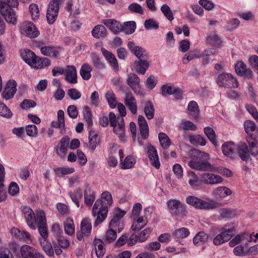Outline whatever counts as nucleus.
Here are the masks:
<instances>
[{
	"label": "nucleus",
	"instance_id": "1",
	"mask_svg": "<svg viewBox=\"0 0 258 258\" xmlns=\"http://www.w3.org/2000/svg\"><path fill=\"white\" fill-rule=\"evenodd\" d=\"M189 156L191 160L187 164L190 168L201 171H214L213 167L209 162L204 161L209 158L208 153L193 149L190 151Z\"/></svg>",
	"mask_w": 258,
	"mask_h": 258
},
{
	"label": "nucleus",
	"instance_id": "2",
	"mask_svg": "<svg viewBox=\"0 0 258 258\" xmlns=\"http://www.w3.org/2000/svg\"><path fill=\"white\" fill-rule=\"evenodd\" d=\"M17 0L0 1V13L9 23L15 25L17 22L16 12L13 8L18 6Z\"/></svg>",
	"mask_w": 258,
	"mask_h": 258
},
{
	"label": "nucleus",
	"instance_id": "3",
	"mask_svg": "<svg viewBox=\"0 0 258 258\" xmlns=\"http://www.w3.org/2000/svg\"><path fill=\"white\" fill-rule=\"evenodd\" d=\"M249 148L246 143L240 142L237 148L238 154L240 159L245 162L251 160L250 155L256 156L258 154V143L256 141L250 142L247 140Z\"/></svg>",
	"mask_w": 258,
	"mask_h": 258
},
{
	"label": "nucleus",
	"instance_id": "4",
	"mask_svg": "<svg viewBox=\"0 0 258 258\" xmlns=\"http://www.w3.org/2000/svg\"><path fill=\"white\" fill-rule=\"evenodd\" d=\"M186 203L197 209H213L217 207L218 204L212 200L204 201L194 196H187L186 198Z\"/></svg>",
	"mask_w": 258,
	"mask_h": 258
},
{
	"label": "nucleus",
	"instance_id": "5",
	"mask_svg": "<svg viewBox=\"0 0 258 258\" xmlns=\"http://www.w3.org/2000/svg\"><path fill=\"white\" fill-rule=\"evenodd\" d=\"M167 204L170 213L173 216H179L182 219L186 217L187 211L185 205L180 201L175 199H171L168 201Z\"/></svg>",
	"mask_w": 258,
	"mask_h": 258
},
{
	"label": "nucleus",
	"instance_id": "6",
	"mask_svg": "<svg viewBox=\"0 0 258 258\" xmlns=\"http://www.w3.org/2000/svg\"><path fill=\"white\" fill-rule=\"evenodd\" d=\"M125 214L126 212L121 210L120 208H115L113 212L112 218L109 223L108 227L112 228L117 231V232L120 233L124 228L122 218Z\"/></svg>",
	"mask_w": 258,
	"mask_h": 258
},
{
	"label": "nucleus",
	"instance_id": "7",
	"mask_svg": "<svg viewBox=\"0 0 258 258\" xmlns=\"http://www.w3.org/2000/svg\"><path fill=\"white\" fill-rule=\"evenodd\" d=\"M101 203L99 201H96L93 207L92 216L94 217H96L94 222L95 226H97L102 223L107 216L108 207L100 206Z\"/></svg>",
	"mask_w": 258,
	"mask_h": 258
},
{
	"label": "nucleus",
	"instance_id": "8",
	"mask_svg": "<svg viewBox=\"0 0 258 258\" xmlns=\"http://www.w3.org/2000/svg\"><path fill=\"white\" fill-rule=\"evenodd\" d=\"M217 83L220 87L225 88H237L238 83L233 75L228 73H222L217 78Z\"/></svg>",
	"mask_w": 258,
	"mask_h": 258
},
{
	"label": "nucleus",
	"instance_id": "9",
	"mask_svg": "<svg viewBox=\"0 0 258 258\" xmlns=\"http://www.w3.org/2000/svg\"><path fill=\"white\" fill-rule=\"evenodd\" d=\"M23 59L29 65L36 69L42 68L41 58L35 54L32 51L25 49L21 53Z\"/></svg>",
	"mask_w": 258,
	"mask_h": 258
},
{
	"label": "nucleus",
	"instance_id": "10",
	"mask_svg": "<svg viewBox=\"0 0 258 258\" xmlns=\"http://www.w3.org/2000/svg\"><path fill=\"white\" fill-rule=\"evenodd\" d=\"M61 0H51L47 9L46 18L49 24H53L56 20Z\"/></svg>",
	"mask_w": 258,
	"mask_h": 258
},
{
	"label": "nucleus",
	"instance_id": "11",
	"mask_svg": "<svg viewBox=\"0 0 258 258\" xmlns=\"http://www.w3.org/2000/svg\"><path fill=\"white\" fill-rule=\"evenodd\" d=\"M21 33L30 38H35L39 34L35 26L31 22H24L20 26Z\"/></svg>",
	"mask_w": 258,
	"mask_h": 258
},
{
	"label": "nucleus",
	"instance_id": "12",
	"mask_svg": "<svg viewBox=\"0 0 258 258\" xmlns=\"http://www.w3.org/2000/svg\"><path fill=\"white\" fill-rule=\"evenodd\" d=\"M37 219L39 232L44 240L46 241L48 237V232L45 213L43 211H39L37 212Z\"/></svg>",
	"mask_w": 258,
	"mask_h": 258
},
{
	"label": "nucleus",
	"instance_id": "13",
	"mask_svg": "<svg viewBox=\"0 0 258 258\" xmlns=\"http://www.w3.org/2000/svg\"><path fill=\"white\" fill-rule=\"evenodd\" d=\"M40 242L43 250L50 257H53L54 252L57 255H59L62 252L61 249L56 244L53 246V248L51 244L49 242L46 241V240L40 241Z\"/></svg>",
	"mask_w": 258,
	"mask_h": 258
},
{
	"label": "nucleus",
	"instance_id": "14",
	"mask_svg": "<svg viewBox=\"0 0 258 258\" xmlns=\"http://www.w3.org/2000/svg\"><path fill=\"white\" fill-rule=\"evenodd\" d=\"M126 83L132 90L137 94L141 92L140 80L138 76L135 74H130L126 79Z\"/></svg>",
	"mask_w": 258,
	"mask_h": 258
},
{
	"label": "nucleus",
	"instance_id": "15",
	"mask_svg": "<svg viewBox=\"0 0 258 258\" xmlns=\"http://www.w3.org/2000/svg\"><path fill=\"white\" fill-rule=\"evenodd\" d=\"M17 84L14 80H9L6 84L5 90L2 93V96L6 100L12 98L17 90Z\"/></svg>",
	"mask_w": 258,
	"mask_h": 258
},
{
	"label": "nucleus",
	"instance_id": "16",
	"mask_svg": "<svg viewBox=\"0 0 258 258\" xmlns=\"http://www.w3.org/2000/svg\"><path fill=\"white\" fill-rule=\"evenodd\" d=\"M201 181L205 184H214L221 183L223 178L219 175L213 173H203L200 175Z\"/></svg>",
	"mask_w": 258,
	"mask_h": 258
},
{
	"label": "nucleus",
	"instance_id": "17",
	"mask_svg": "<svg viewBox=\"0 0 258 258\" xmlns=\"http://www.w3.org/2000/svg\"><path fill=\"white\" fill-rule=\"evenodd\" d=\"M235 70L237 74L247 79H250L253 76L251 70L242 61H239L235 64Z\"/></svg>",
	"mask_w": 258,
	"mask_h": 258
},
{
	"label": "nucleus",
	"instance_id": "18",
	"mask_svg": "<svg viewBox=\"0 0 258 258\" xmlns=\"http://www.w3.org/2000/svg\"><path fill=\"white\" fill-rule=\"evenodd\" d=\"M147 155L150 159L151 164L156 169H159L160 166L159 157L157 150L151 145L147 146Z\"/></svg>",
	"mask_w": 258,
	"mask_h": 258
},
{
	"label": "nucleus",
	"instance_id": "19",
	"mask_svg": "<svg viewBox=\"0 0 258 258\" xmlns=\"http://www.w3.org/2000/svg\"><path fill=\"white\" fill-rule=\"evenodd\" d=\"M127 46L139 59H147L148 55L143 48L139 46H136L135 43L132 41L128 43Z\"/></svg>",
	"mask_w": 258,
	"mask_h": 258
},
{
	"label": "nucleus",
	"instance_id": "20",
	"mask_svg": "<svg viewBox=\"0 0 258 258\" xmlns=\"http://www.w3.org/2000/svg\"><path fill=\"white\" fill-rule=\"evenodd\" d=\"M70 138L68 136L63 137L59 141L58 146L56 148L57 155L60 158H63L67 152V149L69 147Z\"/></svg>",
	"mask_w": 258,
	"mask_h": 258
},
{
	"label": "nucleus",
	"instance_id": "21",
	"mask_svg": "<svg viewBox=\"0 0 258 258\" xmlns=\"http://www.w3.org/2000/svg\"><path fill=\"white\" fill-rule=\"evenodd\" d=\"M124 103L127 108L134 114L137 113V103L135 98L130 93H126L124 98Z\"/></svg>",
	"mask_w": 258,
	"mask_h": 258
},
{
	"label": "nucleus",
	"instance_id": "22",
	"mask_svg": "<svg viewBox=\"0 0 258 258\" xmlns=\"http://www.w3.org/2000/svg\"><path fill=\"white\" fill-rule=\"evenodd\" d=\"M11 233L16 238L24 242H29L32 241L31 235L26 231H21L17 228H13L11 230Z\"/></svg>",
	"mask_w": 258,
	"mask_h": 258
},
{
	"label": "nucleus",
	"instance_id": "23",
	"mask_svg": "<svg viewBox=\"0 0 258 258\" xmlns=\"http://www.w3.org/2000/svg\"><path fill=\"white\" fill-rule=\"evenodd\" d=\"M65 79L71 84L77 83V71L73 66H68L65 71Z\"/></svg>",
	"mask_w": 258,
	"mask_h": 258
},
{
	"label": "nucleus",
	"instance_id": "24",
	"mask_svg": "<svg viewBox=\"0 0 258 258\" xmlns=\"http://www.w3.org/2000/svg\"><path fill=\"white\" fill-rule=\"evenodd\" d=\"M138 121L140 134L143 139H146L149 136V128L147 122L143 115L138 116Z\"/></svg>",
	"mask_w": 258,
	"mask_h": 258
},
{
	"label": "nucleus",
	"instance_id": "25",
	"mask_svg": "<svg viewBox=\"0 0 258 258\" xmlns=\"http://www.w3.org/2000/svg\"><path fill=\"white\" fill-rule=\"evenodd\" d=\"M36 249L28 245H23L20 247L17 258H32Z\"/></svg>",
	"mask_w": 258,
	"mask_h": 258
},
{
	"label": "nucleus",
	"instance_id": "26",
	"mask_svg": "<svg viewBox=\"0 0 258 258\" xmlns=\"http://www.w3.org/2000/svg\"><path fill=\"white\" fill-rule=\"evenodd\" d=\"M100 139L97 133L91 131L89 134V144L88 147L91 152H93L96 147L100 144Z\"/></svg>",
	"mask_w": 258,
	"mask_h": 258
},
{
	"label": "nucleus",
	"instance_id": "27",
	"mask_svg": "<svg viewBox=\"0 0 258 258\" xmlns=\"http://www.w3.org/2000/svg\"><path fill=\"white\" fill-rule=\"evenodd\" d=\"M207 42L210 45L215 47H219L222 43L221 39L216 31L208 33Z\"/></svg>",
	"mask_w": 258,
	"mask_h": 258
},
{
	"label": "nucleus",
	"instance_id": "28",
	"mask_svg": "<svg viewBox=\"0 0 258 258\" xmlns=\"http://www.w3.org/2000/svg\"><path fill=\"white\" fill-rule=\"evenodd\" d=\"M232 194L231 190L227 187L220 186L215 188L212 192L213 196L216 199H222Z\"/></svg>",
	"mask_w": 258,
	"mask_h": 258
},
{
	"label": "nucleus",
	"instance_id": "29",
	"mask_svg": "<svg viewBox=\"0 0 258 258\" xmlns=\"http://www.w3.org/2000/svg\"><path fill=\"white\" fill-rule=\"evenodd\" d=\"M84 196L85 204L88 206H92L95 201V196L94 192L91 190L88 184L85 185Z\"/></svg>",
	"mask_w": 258,
	"mask_h": 258
},
{
	"label": "nucleus",
	"instance_id": "30",
	"mask_svg": "<svg viewBox=\"0 0 258 258\" xmlns=\"http://www.w3.org/2000/svg\"><path fill=\"white\" fill-rule=\"evenodd\" d=\"M235 145L232 142L225 143L222 146L223 154L226 157L233 159L234 156Z\"/></svg>",
	"mask_w": 258,
	"mask_h": 258
},
{
	"label": "nucleus",
	"instance_id": "31",
	"mask_svg": "<svg viewBox=\"0 0 258 258\" xmlns=\"http://www.w3.org/2000/svg\"><path fill=\"white\" fill-rule=\"evenodd\" d=\"M102 23L114 33L118 32L121 30V25L115 20H103Z\"/></svg>",
	"mask_w": 258,
	"mask_h": 258
},
{
	"label": "nucleus",
	"instance_id": "32",
	"mask_svg": "<svg viewBox=\"0 0 258 258\" xmlns=\"http://www.w3.org/2000/svg\"><path fill=\"white\" fill-rule=\"evenodd\" d=\"M52 127L58 128L61 130V133L64 128V113L62 110H59L57 112V120L51 122Z\"/></svg>",
	"mask_w": 258,
	"mask_h": 258
},
{
	"label": "nucleus",
	"instance_id": "33",
	"mask_svg": "<svg viewBox=\"0 0 258 258\" xmlns=\"http://www.w3.org/2000/svg\"><path fill=\"white\" fill-rule=\"evenodd\" d=\"M92 36L97 39H102L107 35V30L101 25H96L92 30Z\"/></svg>",
	"mask_w": 258,
	"mask_h": 258
},
{
	"label": "nucleus",
	"instance_id": "34",
	"mask_svg": "<svg viewBox=\"0 0 258 258\" xmlns=\"http://www.w3.org/2000/svg\"><path fill=\"white\" fill-rule=\"evenodd\" d=\"M134 68L137 72L141 74H144L149 67V63L147 60L139 59L134 62Z\"/></svg>",
	"mask_w": 258,
	"mask_h": 258
},
{
	"label": "nucleus",
	"instance_id": "35",
	"mask_svg": "<svg viewBox=\"0 0 258 258\" xmlns=\"http://www.w3.org/2000/svg\"><path fill=\"white\" fill-rule=\"evenodd\" d=\"M101 51L110 65L113 67L114 69L117 70L118 68V65L114 55L104 48L101 49Z\"/></svg>",
	"mask_w": 258,
	"mask_h": 258
},
{
	"label": "nucleus",
	"instance_id": "36",
	"mask_svg": "<svg viewBox=\"0 0 258 258\" xmlns=\"http://www.w3.org/2000/svg\"><path fill=\"white\" fill-rule=\"evenodd\" d=\"M187 110L189 114L192 116L194 119L197 120L199 118L200 110L196 102L190 101L187 106Z\"/></svg>",
	"mask_w": 258,
	"mask_h": 258
},
{
	"label": "nucleus",
	"instance_id": "37",
	"mask_svg": "<svg viewBox=\"0 0 258 258\" xmlns=\"http://www.w3.org/2000/svg\"><path fill=\"white\" fill-rule=\"evenodd\" d=\"M235 231V228L233 225L230 227L227 224L223 227V231L221 233L223 239L225 241L229 240L234 235Z\"/></svg>",
	"mask_w": 258,
	"mask_h": 258
},
{
	"label": "nucleus",
	"instance_id": "38",
	"mask_svg": "<svg viewBox=\"0 0 258 258\" xmlns=\"http://www.w3.org/2000/svg\"><path fill=\"white\" fill-rule=\"evenodd\" d=\"M219 213L223 219H232L237 215V211L235 209L229 208H222L219 210Z\"/></svg>",
	"mask_w": 258,
	"mask_h": 258
},
{
	"label": "nucleus",
	"instance_id": "39",
	"mask_svg": "<svg viewBox=\"0 0 258 258\" xmlns=\"http://www.w3.org/2000/svg\"><path fill=\"white\" fill-rule=\"evenodd\" d=\"M80 228L81 231H82L84 235L88 236L92 230L91 220L88 218L83 219L81 222Z\"/></svg>",
	"mask_w": 258,
	"mask_h": 258
},
{
	"label": "nucleus",
	"instance_id": "40",
	"mask_svg": "<svg viewBox=\"0 0 258 258\" xmlns=\"http://www.w3.org/2000/svg\"><path fill=\"white\" fill-rule=\"evenodd\" d=\"M97 201H99L101 202L100 206L108 207V206L111 205L112 203V198L111 195L108 191H104L101 195V199H98Z\"/></svg>",
	"mask_w": 258,
	"mask_h": 258
},
{
	"label": "nucleus",
	"instance_id": "41",
	"mask_svg": "<svg viewBox=\"0 0 258 258\" xmlns=\"http://www.w3.org/2000/svg\"><path fill=\"white\" fill-rule=\"evenodd\" d=\"M208 239V235L205 232L201 231L194 237L193 242L195 245L199 246L204 243Z\"/></svg>",
	"mask_w": 258,
	"mask_h": 258
},
{
	"label": "nucleus",
	"instance_id": "42",
	"mask_svg": "<svg viewBox=\"0 0 258 258\" xmlns=\"http://www.w3.org/2000/svg\"><path fill=\"white\" fill-rule=\"evenodd\" d=\"M92 70V67L88 63H84L80 70V75L82 78L85 80H88L91 78V72Z\"/></svg>",
	"mask_w": 258,
	"mask_h": 258
},
{
	"label": "nucleus",
	"instance_id": "43",
	"mask_svg": "<svg viewBox=\"0 0 258 258\" xmlns=\"http://www.w3.org/2000/svg\"><path fill=\"white\" fill-rule=\"evenodd\" d=\"M144 113L148 119H151L154 116V107L153 103L150 101L146 102L144 109Z\"/></svg>",
	"mask_w": 258,
	"mask_h": 258
},
{
	"label": "nucleus",
	"instance_id": "44",
	"mask_svg": "<svg viewBox=\"0 0 258 258\" xmlns=\"http://www.w3.org/2000/svg\"><path fill=\"white\" fill-rule=\"evenodd\" d=\"M136 28V24L134 21H129L121 25V31L127 34H131L134 32Z\"/></svg>",
	"mask_w": 258,
	"mask_h": 258
},
{
	"label": "nucleus",
	"instance_id": "45",
	"mask_svg": "<svg viewBox=\"0 0 258 258\" xmlns=\"http://www.w3.org/2000/svg\"><path fill=\"white\" fill-rule=\"evenodd\" d=\"M204 133L212 144L217 146V141L214 131L211 127L207 126L204 128Z\"/></svg>",
	"mask_w": 258,
	"mask_h": 258
},
{
	"label": "nucleus",
	"instance_id": "46",
	"mask_svg": "<svg viewBox=\"0 0 258 258\" xmlns=\"http://www.w3.org/2000/svg\"><path fill=\"white\" fill-rule=\"evenodd\" d=\"M116 232L117 231L115 230L108 227L104 236V241L108 243H111L115 241L117 237Z\"/></svg>",
	"mask_w": 258,
	"mask_h": 258
},
{
	"label": "nucleus",
	"instance_id": "47",
	"mask_svg": "<svg viewBox=\"0 0 258 258\" xmlns=\"http://www.w3.org/2000/svg\"><path fill=\"white\" fill-rule=\"evenodd\" d=\"M22 212L26 222H31L32 220L36 219L34 212L28 207H23L22 209Z\"/></svg>",
	"mask_w": 258,
	"mask_h": 258
},
{
	"label": "nucleus",
	"instance_id": "48",
	"mask_svg": "<svg viewBox=\"0 0 258 258\" xmlns=\"http://www.w3.org/2000/svg\"><path fill=\"white\" fill-rule=\"evenodd\" d=\"M158 138L161 146L164 149L169 148L171 144V141L168 136L163 133L159 134Z\"/></svg>",
	"mask_w": 258,
	"mask_h": 258
},
{
	"label": "nucleus",
	"instance_id": "49",
	"mask_svg": "<svg viewBox=\"0 0 258 258\" xmlns=\"http://www.w3.org/2000/svg\"><path fill=\"white\" fill-rule=\"evenodd\" d=\"M64 229L66 233L70 235H72L75 232V226L72 219H68L64 223Z\"/></svg>",
	"mask_w": 258,
	"mask_h": 258
},
{
	"label": "nucleus",
	"instance_id": "50",
	"mask_svg": "<svg viewBox=\"0 0 258 258\" xmlns=\"http://www.w3.org/2000/svg\"><path fill=\"white\" fill-rule=\"evenodd\" d=\"M201 57L200 54H199L197 50L190 51L185 55L182 58V62L184 64L188 63L190 60L196 58Z\"/></svg>",
	"mask_w": 258,
	"mask_h": 258
},
{
	"label": "nucleus",
	"instance_id": "51",
	"mask_svg": "<svg viewBox=\"0 0 258 258\" xmlns=\"http://www.w3.org/2000/svg\"><path fill=\"white\" fill-rule=\"evenodd\" d=\"M123 124L118 123V125L113 126V132L117 135L121 141L124 142L125 140L124 135V127H123Z\"/></svg>",
	"mask_w": 258,
	"mask_h": 258
},
{
	"label": "nucleus",
	"instance_id": "52",
	"mask_svg": "<svg viewBox=\"0 0 258 258\" xmlns=\"http://www.w3.org/2000/svg\"><path fill=\"white\" fill-rule=\"evenodd\" d=\"M136 163V160L131 155H128L126 157L124 161L122 162V168L130 169L132 168Z\"/></svg>",
	"mask_w": 258,
	"mask_h": 258
},
{
	"label": "nucleus",
	"instance_id": "53",
	"mask_svg": "<svg viewBox=\"0 0 258 258\" xmlns=\"http://www.w3.org/2000/svg\"><path fill=\"white\" fill-rule=\"evenodd\" d=\"M177 90V88L171 85H164L161 87L162 94L163 96L172 95Z\"/></svg>",
	"mask_w": 258,
	"mask_h": 258
},
{
	"label": "nucleus",
	"instance_id": "54",
	"mask_svg": "<svg viewBox=\"0 0 258 258\" xmlns=\"http://www.w3.org/2000/svg\"><path fill=\"white\" fill-rule=\"evenodd\" d=\"M70 196L72 200L76 204L77 207L79 208L80 206L79 200L82 198V190L78 188L74 191V192H71Z\"/></svg>",
	"mask_w": 258,
	"mask_h": 258
},
{
	"label": "nucleus",
	"instance_id": "55",
	"mask_svg": "<svg viewBox=\"0 0 258 258\" xmlns=\"http://www.w3.org/2000/svg\"><path fill=\"white\" fill-rule=\"evenodd\" d=\"M188 182L192 187H196L199 185V178L193 171L187 172Z\"/></svg>",
	"mask_w": 258,
	"mask_h": 258
},
{
	"label": "nucleus",
	"instance_id": "56",
	"mask_svg": "<svg viewBox=\"0 0 258 258\" xmlns=\"http://www.w3.org/2000/svg\"><path fill=\"white\" fill-rule=\"evenodd\" d=\"M41 52L42 54L46 56H51L52 55L54 57H56L58 54V52L50 46L42 47L41 48Z\"/></svg>",
	"mask_w": 258,
	"mask_h": 258
},
{
	"label": "nucleus",
	"instance_id": "57",
	"mask_svg": "<svg viewBox=\"0 0 258 258\" xmlns=\"http://www.w3.org/2000/svg\"><path fill=\"white\" fill-rule=\"evenodd\" d=\"M56 174L59 177H62L65 175L72 173L75 170L73 168L58 167L54 169Z\"/></svg>",
	"mask_w": 258,
	"mask_h": 258
},
{
	"label": "nucleus",
	"instance_id": "58",
	"mask_svg": "<svg viewBox=\"0 0 258 258\" xmlns=\"http://www.w3.org/2000/svg\"><path fill=\"white\" fill-rule=\"evenodd\" d=\"M161 11L164 16L170 21L173 20L174 17L170 7L166 4H164L161 7Z\"/></svg>",
	"mask_w": 258,
	"mask_h": 258
},
{
	"label": "nucleus",
	"instance_id": "59",
	"mask_svg": "<svg viewBox=\"0 0 258 258\" xmlns=\"http://www.w3.org/2000/svg\"><path fill=\"white\" fill-rule=\"evenodd\" d=\"M105 98L107 100L109 106L112 108H114L117 105V102L114 93L111 91L108 92L105 94Z\"/></svg>",
	"mask_w": 258,
	"mask_h": 258
},
{
	"label": "nucleus",
	"instance_id": "60",
	"mask_svg": "<svg viewBox=\"0 0 258 258\" xmlns=\"http://www.w3.org/2000/svg\"><path fill=\"white\" fill-rule=\"evenodd\" d=\"M189 230L186 228H181L176 229L173 232V235L176 238H183L188 236Z\"/></svg>",
	"mask_w": 258,
	"mask_h": 258
},
{
	"label": "nucleus",
	"instance_id": "61",
	"mask_svg": "<svg viewBox=\"0 0 258 258\" xmlns=\"http://www.w3.org/2000/svg\"><path fill=\"white\" fill-rule=\"evenodd\" d=\"M29 11L33 20H37L39 18V10L36 4H31L29 6Z\"/></svg>",
	"mask_w": 258,
	"mask_h": 258
},
{
	"label": "nucleus",
	"instance_id": "62",
	"mask_svg": "<svg viewBox=\"0 0 258 258\" xmlns=\"http://www.w3.org/2000/svg\"><path fill=\"white\" fill-rule=\"evenodd\" d=\"M84 118L89 126L92 124V114L90 108L88 106H86L84 111Z\"/></svg>",
	"mask_w": 258,
	"mask_h": 258
},
{
	"label": "nucleus",
	"instance_id": "63",
	"mask_svg": "<svg viewBox=\"0 0 258 258\" xmlns=\"http://www.w3.org/2000/svg\"><path fill=\"white\" fill-rule=\"evenodd\" d=\"M0 115L7 118H10L12 116V114L6 105L0 102Z\"/></svg>",
	"mask_w": 258,
	"mask_h": 258
},
{
	"label": "nucleus",
	"instance_id": "64",
	"mask_svg": "<svg viewBox=\"0 0 258 258\" xmlns=\"http://www.w3.org/2000/svg\"><path fill=\"white\" fill-rule=\"evenodd\" d=\"M244 126L245 131L247 134L254 131L256 127L255 123L253 121L250 120H246L244 122Z\"/></svg>",
	"mask_w": 258,
	"mask_h": 258
}]
</instances>
